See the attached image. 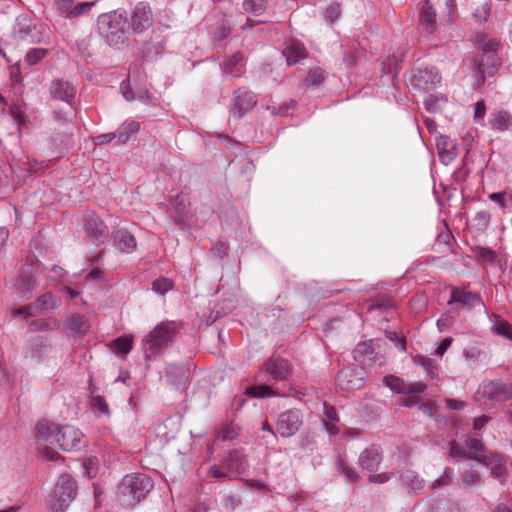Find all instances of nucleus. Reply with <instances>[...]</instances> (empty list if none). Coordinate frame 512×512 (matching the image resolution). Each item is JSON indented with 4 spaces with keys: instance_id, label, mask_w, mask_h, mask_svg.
Listing matches in <instances>:
<instances>
[{
    "instance_id": "1",
    "label": "nucleus",
    "mask_w": 512,
    "mask_h": 512,
    "mask_svg": "<svg viewBox=\"0 0 512 512\" xmlns=\"http://www.w3.org/2000/svg\"><path fill=\"white\" fill-rule=\"evenodd\" d=\"M153 484L144 474L126 475L118 486L117 499L124 507H132L146 497Z\"/></svg>"
},
{
    "instance_id": "2",
    "label": "nucleus",
    "mask_w": 512,
    "mask_h": 512,
    "mask_svg": "<svg viewBox=\"0 0 512 512\" xmlns=\"http://www.w3.org/2000/svg\"><path fill=\"white\" fill-rule=\"evenodd\" d=\"M97 28L99 34L105 38L110 46H118L125 40L128 19L125 11L115 10L103 13L98 17Z\"/></svg>"
},
{
    "instance_id": "3",
    "label": "nucleus",
    "mask_w": 512,
    "mask_h": 512,
    "mask_svg": "<svg viewBox=\"0 0 512 512\" xmlns=\"http://www.w3.org/2000/svg\"><path fill=\"white\" fill-rule=\"evenodd\" d=\"M177 326L174 322H161L143 339L142 349L146 361L162 354L173 343L177 334Z\"/></svg>"
},
{
    "instance_id": "4",
    "label": "nucleus",
    "mask_w": 512,
    "mask_h": 512,
    "mask_svg": "<svg viewBox=\"0 0 512 512\" xmlns=\"http://www.w3.org/2000/svg\"><path fill=\"white\" fill-rule=\"evenodd\" d=\"M77 486L75 480L68 474L58 478L55 488L49 495L48 504L52 512H64L75 499Z\"/></svg>"
},
{
    "instance_id": "5",
    "label": "nucleus",
    "mask_w": 512,
    "mask_h": 512,
    "mask_svg": "<svg viewBox=\"0 0 512 512\" xmlns=\"http://www.w3.org/2000/svg\"><path fill=\"white\" fill-rule=\"evenodd\" d=\"M497 52L479 53L473 60V69L477 78V86L484 85L486 77H492L500 66Z\"/></svg>"
},
{
    "instance_id": "6",
    "label": "nucleus",
    "mask_w": 512,
    "mask_h": 512,
    "mask_svg": "<svg viewBox=\"0 0 512 512\" xmlns=\"http://www.w3.org/2000/svg\"><path fill=\"white\" fill-rule=\"evenodd\" d=\"M83 225L88 238L97 245L104 243L109 235L107 225L93 211L84 214Z\"/></svg>"
},
{
    "instance_id": "7",
    "label": "nucleus",
    "mask_w": 512,
    "mask_h": 512,
    "mask_svg": "<svg viewBox=\"0 0 512 512\" xmlns=\"http://www.w3.org/2000/svg\"><path fill=\"white\" fill-rule=\"evenodd\" d=\"M303 424V417L299 410L290 409L281 413L276 422L277 433L284 438L295 435Z\"/></svg>"
},
{
    "instance_id": "8",
    "label": "nucleus",
    "mask_w": 512,
    "mask_h": 512,
    "mask_svg": "<svg viewBox=\"0 0 512 512\" xmlns=\"http://www.w3.org/2000/svg\"><path fill=\"white\" fill-rule=\"evenodd\" d=\"M365 370L361 366L342 368L336 377L337 386L344 391L359 389L364 382Z\"/></svg>"
},
{
    "instance_id": "9",
    "label": "nucleus",
    "mask_w": 512,
    "mask_h": 512,
    "mask_svg": "<svg viewBox=\"0 0 512 512\" xmlns=\"http://www.w3.org/2000/svg\"><path fill=\"white\" fill-rule=\"evenodd\" d=\"M83 433L71 425L58 426L56 444L64 451L78 450L82 446Z\"/></svg>"
},
{
    "instance_id": "10",
    "label": "nucleus",
    "mask_w": 512,
    "mask_h": 512,
    "mask_svg": "<svg viewBox=\"0 0 512 512\" xmlns=\"http://www.w3.org/2000/svg\"><path fill=\"white\" fill-rule=\"evenodd\" d=\"M153 24V13L147 1H140L134 7L131 15L129 28L135 33H141Z\"/></svg>"
},
{
    "instance_id": "11",
    "label": "nucleus",
    "mask_w": 512,
    "mask_h": 512,
    "mask_svg": "<svg viewBox=\"0 0 512 512\" xmlns=\"http://www.w3.org/2000/svg\"><path fill=\"white\" fill-rule=\"evenodd\" d=\"M96 1L76 2L75 0H55L58 13L67 19H74L87 14Z\"/></svg>"
},
{
    "instance_id": "12",
    "label": "nucleus",
    "mask_w": 512,
    "mask_h": 512,
    "mask_svg": "<svg viewBox=\"0 0 512 512\" xmlns=\"http://www.w3.org/2000/svg\"><path fill=\"white\" fill-rule=\"evenodd\" d=\"M483 395L490 401L505 402L512 399V383L489 381L483 385Z\"/></svg>"
},
{
    "instance_id": "13",
    "label": "nucleus",
    "mask_w": 512,
    "mask_h": 512,
    "mask_svg": "<svg viewBox=\"0 0 512 512\" xmlns=\"http://www.w3.org/2000/svg\"><path fill=\"white\" fill-rule=\"evenodd\" d=\"M256 103L257 99L254 93L244 88H239L234 93L231 113L235 118L239 119L247 111L251 110Z\"/></svg>"
},
{
    "instance_id": "14",
    "label": "nucleus",
    "mask_w": 512,
    "mask_h": 512,
    "mask_svg": "<svg viewBox=\"0 0 512 512\" xmlns=\"http://www.w3.org/2000/svg\"><path fill=\"white\" fill-rule=\"evenodd\" d=\"M382 450L377 445H370L365 448L358 457V465L362 470L372 473L376 472L382 461Z\"/></svg>"
},
{
    "instance_id": "15",
    "label": "nucleus",
    "mask_w": 512,
    "mask_h": 512,
    "mask_svg": "<svg viewBox=\"0 0 512 512\" xmlns=\"http://www.w3.org/2000/svg\"><path fill=\"white\" fill-rule=\"evenodd\" d=\"M265 370L275 380H286L292 373V365L288 360L272 356L265 364Z\"/></svg>"
},
{
    "instance_id": "16",
    "label": "nucleus",
    "mask_w": 512,
    "mask_h": 512,
    "mask_svg": "<svg viewBox=\"0 0 512 512\" xmlns=\"http://www.w3.org/2000/svg\"><path fill=\"white\" fill-rule=\"evenodd\" d=\"M488 126L496 132H506L512 128V113L504 108H495L489 113Z\"/></svg>"
},
{
    "instance_id": "17",
    "label": "nucleus",
    "mask_w": 512,
    "mask_h": 512,
    "mask_svg": "<svg viewBox=\"0 0 512 512\" xmlns=\"http://www.w3.org/2000/svg\"><path fill=\"white\" fill-rule=\"evenodd\" d=\"M50 95L53 99L61 100L70 104L75 97L76 88L68 81L55 79L49 87Z\"/></svg>"
},
{
    "instance_id": "18",
    "label": "nucleus",
    "mask_w": 512,
    "mask_h": 512,
    "mask_svg": "<svg viewBox=\"0 0 512 512\" xmlns=\"http://www.w3.org/2000/svg\"><path fill=\"white\" fill-rule=\"evenodd\" d=\"M223 466L230 473L240 474L246 471L248 461L242 449H233L223 458Z\"/></svg>"
},
{
    "instance_id": "19",
    "label": "nucleus",
    "mask_w": 512,
    "mask_h": 512,
    "mask_svg": "<svg viewBox=\"0 0 512 512\" xmlns=\"http://www.w3.org/2000/svg\"><path fill=\"white\" fill-rule=\"evenodd\" d=\"M441 82V76L438 74L437 70L433 67L425 68L423 70H419L417 74L413 76L412 84L414 86H418L419 88L430 91L437 84Z\"/></svg>"
},
{
    "instance_id": "20",
    "label": "nucleus",
    "mask_w": 512,
    "mask_h": 512,
    "mask_svg": "<svg viewBox=\"0 0 512 512\" xmlns=\"http://www.w3.org/2000/svg\"><path fill=\"white\" fill-rule=\"evenodd\" d=\"M436 147L439 159L444 164H449L457 156L455 142L446 135H439L436 138Z\"/></svg>"
},
{
    "instance_id": "21",
    "label": "nucleus",
    "mask_w": 512,
    "mask_h": 512,
    "mask_svg": "<svg viewBox=\"0 0 512 512\" xmlns=\"http://www.w3.org/2000/svg\"><path fill=\"white\" fill-rule=\"evenodd\" d=\"M61 304V299L52 292H46L39 296L32 304L31 307L35 314H46Z\"/></svg>"
},
{
    "instance_id": "22",
    "label": "nucleus",
    "mask_w": 512,
    "mask_h": 512,
    "mask_svg": "<svg viewBox=\"0 0 512 512\" xmlns=\"http://www.w3.org/2000/svg\"><path fill=\"white\" fill-rule=\"evenodd\" d=\"M452 302L460 303L467 309L482 304L481 297L478 293L460 288H455L451 291V299L448 303L451 304Z\"/></svg>"
},
{
    "instance_id": "23",
    "label": "nucleus",
    "mask_w": 512,
    "mask_h": 512,
    "mask_svg": "<svg viewBox=\"0 0 512 512\" xmlns=\"http://www.w3.org/2000/svg\"><path fill=\"white\" fill-rule=\"evenodd\" d=\"M481 463L490 468L492 476L499 479L502 484L505 483L507 467L505 460L500 455L491 452Z\"/></svg>"
},
{
    "instance_id": "24",
    "label": "nucleus",
    "mask_w": 512,
    "mask_h": 512,
    "mask_svg": "<svg viewBox=\"0 0 512 512\" xmlns=\"http://www.w3.org/2000/svg\"><path fill=\"white\" fill-rule=\"evenodd\" d=\"M115 246L124 253H131L137 247L135 237L126 229H118L113 233Z\"/></svg>"
},
{
    "instance_id": "25",
    "label": "nucleus",
    "mask_w": 512,
    "mask_h": 512,
    "mask_svg": "<svg viewBox=\"0 0 512 512\" xmlns=\"http://www.w3.org/2000/svg\"><path fill=\"white\" fill-rule=\"evenodd\" d=\"M306 54L305 46L298 41H291L283 51V55L289 66L297 64L306 57Z\"/></svg>"
},
{
    "instance_id": "26",
    "label": "nucleus",
    "mask_w": 512,
    "mask_h": 512,
    "mask_svg": "<svg viewBox=\"0 0 512 512\" xmlns=\"http://www.w3.org/2000/svg\"><path fill=\"white\" fill-rule=\"evenodd\" d=\"M35 27L30 23L26 16L18 17L17 24L14 27V38L20 41L33 42V31Z\"/></svg>"
},
{
    "instance_id": "27",
    "label": "nucleus",
    "mask_w": 512,
    "mask_h": 512,
    "mask_svg": "<svg viewBox=\"0 0 512 512\" xmlns=\"http://www.w3.org/2000/svg\"><path fill=\"white\" fill-rule=\"evenodd\" d=\"M35 285V279L31 268L24 269L18 276L15 287L21 297H29L33 287Z\"/></svg>"
},
{
    "instance_id": "28",
    "label": "nucleus",
    "mask_w": 512,
    "mask_h": 512,
    "mask_svg": "<svg viewBox=\"0 0 512 512\" xmlns=\"http://www.w3.org/2000/svg\"><path fill=\"white\" fill-rule=\"evenodd\" d=\"M419 24L427 34L433 33L436 29V13L428 3L423 6L420 12Z\"/></svg>"
},
{
    "instance_id": "29",
    "label": "nucleus",
    "mask_w": 512,
    "mask_h": 512,
    "mask_svg": "<svg viewBox=\"0 0 512 512\" xmlns=\"http://www.w3.org/2000/svg\"><path fill=\"white\" fill-rule=\"evenodd\" d=\"M400 479L402 483L411 491L417 493L424 487V481L419 475L410 469H405L400 472Z\"/></svg>"
},
{
    "instance_id": "30",
    "label": "nucleus",
    "mask_w": 512,
    "mask_h": 512,
    "mask_svg": "<svg viewBox=\"0 0 512 512\" xmlns=\"http://www.w3.org/2000/svg\"><path fill=\"white\" fill-rule=\"evenodd\" d=\"M466 452L467 458L474 459L478 462H482L488 455L486 448L476 438H468L466 440Z\"/></svg>"
},
{
    "instance_id": "31",
    "label": "nucleus",
    "mask_w": 512,
    "mask_h": 512,
    "mask_svg": "<svg viewBox=\"0 0 512 512\" xmlns=\"http://www.w3.org/2000/svg\"><path fill=\"white\" fill-rule=\"evenodd\" d=\"M90 325L84 316L75 314L67 321V329L73 335H84L89 330Z\"/></svg>"
},
{
    "instance_id": "32",
    "label": "nucleus",
    "mask_w": 512,
    "mask_h": 512,
    "mask_svg": "<svg viewBox=\"0 0 512 512\" xmlns=\"http://www.w3.org/2000/svg\"><path fill=\"white\" fill-rule=\"evenodd\" d=\"M38 436L50 443H56L58 426L48 420H41L36 426Z\"/></svg>"
},
{
    "instance_id": "33",
    "label": "nucleus",
    "mask_w": 512,
    "mask_h": 512,
    "mask_svg": "<svg viewBox=\"0 0 512 512\" xmlns=\"http://www.w3.org/2000/svg\"><path fill=\"white\" fill-rule=\"evenodd\" d=\"M242 60L243 55L240 52L234 53L223 63L222 69L224 73L234 78L240 77L242 70L239 65L242 62Z\"/></svg>"
},
{
    "instance_id": "34",
    "label": "nucleus",
    "mask_w": 512,
    "mask_h": 512,
    "mask_svg": "<svg viewBox=\"0 0 512 512\" xmlns=\"http://www.w3.org/2000/svg\"><path fill=\"white\" fill-rule=\"evenodd\" d=\"M140 129V124L136 121L123 124L116 133L117 142L119 144H125L128 139L136 134Z\"/></svg>"
},
{
    "instance_id": "35",
    "label": "nucleus",
    "mask_w": 512,
    "mask_h": 512,
    "mask_svg": "<svg viewBox=\"0 0 512 512\" xmlns=\"http://www.w3.org/2000/svg\"><path fill=\"white\" fill-rule=\"evenodd\" d=\"M132 344V336L125 335L111 341L109 347L117 354H128L132 349Z\"/></svg>"
},
{
    "instance_id": "36",
    "label": "nucleus",
    "mask_w": 512,
    "mask_h": 512,
    "mask_svg": "<svg viewBox=\"0 0 512 512\" xmlns=\"http://www.w3.org/2000/svg\"><path fill=\"white\" fill-rule=\"evenodd\" d=\"M383 383L391 391L398 394H407L406 387L407 383L400 377L394 375H387L383 378Z\"/></svg>"
},
{
    "instance_id": "37",
    "label": "nucleus",
    "mask_w": 512,
    "mask_h": 512,
    "mask_svg": "<svg viewBox=\"0 0 512 512\" xmlns=\"http://www.w3.org/2000/svg\"><path fill=\"white\" fill-rule=\"evenodd\" d=\"M267 7V0H244L243 9L254 16H260Z\"/></svg>"
},
{
    "instance_id": "38",
    "label": "nucleus",
    "mask_w": 512,
    "mask_h": 512,
    "mask_svg": "<svg viewBox=\"0 0 512 512\" xmlns=\"http://www.w3.org/2000/svg\"><path fill=\"white\" fill-rule=\"evenodd\" d=\"M325 72L321 68L311 69L305 79V85L307 87L318 88L325 81Z\"/></svg>"
},
{
    "instance_id": "39",
    "label": "nucleus",
    "mask_w": 512,
    "mask_h": 512,
    "mask_svg": "<svg viewBox=\"0 0 512 512\" xmlns=\"http://www.w3.org/2000/svg\"><path fill=\"white\" fill-rule=\"evenodd\" d=\"M90 406H91L92 411L95 414H97L98 416L99 415L110 416L109 406H108L106 400L102 396H100V395L91 396Z\"/></svg>"
},
{
    "instance_id": "40",
    "label": "nucleus",
    "mask_w": 512,
    "mask_h": 512,
    "mask_svg": "<svg viewBox=\"0 0 512 512\" xmlns=\"http://www.w3.org/2000/svg\"><path fill=\"white\" fill-rule=\"evenodd\" d=\"M240 428L234 423H227L217 432V438L222 441L233 440L238 437Z\"/></svg>"
},
{
    "instance_id": "41",
    "label": "nucleus",
    "mask_w": 512,
    "mask_h": 512,
    "mask_svg": "<svg viewBox=\"0 0 512 512\" xmlns=\"http://www.w3.org/2000/svg\"><path fill=\"white\" fill-rule=\"evenodd\" d=\"M47 54V50L43 48H32L25 55V61L28 65L38 64Z\"/></svg>"
},
{
    "instance_id": "42",
    "label": "nucleus",
    "mask_w": 512,
    "mask_h": 512,
    "mask_svg": "<svg viewBox=\"0 0 512 512\" xmlns=\"http://www.w3.org/2000/svg\"><path fill=\"white\" fill-rule=\"evenodd\" d=\"M339 471L350 482L355 483L360 479L357 471L343 460L339 461Z\"/></svg>"
},
{
    "instance_id": "43",
    "label": "nucleus",
    "mask_w": 512,
    "mask_h": 512,
    "mask_svg": "<svg viewBox=\"0 0 512 512\" xmlns=\"http://www.w3.org/2000/svg\"><path fill=\"white\" fill-rule=\"evenodd\" d=\"M173 287V283L168 278L160 277L152 282V289L158 294L164 295Z\"/></svg>"
},
{
    "instance_id": "44",
    "label": "nucleus",
    "mask_w": 512,
    "mask_h": 512,
    "mask_svg": "<svg viewBox=\"0 0 512 512\" xmlns=\"http://www.w3.org/2000/svg\"><path fill=\"white\" fill-rule=\"evenodd\" d=\"M454 478V472L451 468L446 467L440 477L435 479L432 483V488H439L452 483Z\"/></svg>"
},
{
    "instance_id": "45",
    "label": "nucleus",
    "mask_w": 512,
    "mask_h": 512,
    "mask_svg": "<svg viewBox=\"0 0 512 512\" xmlns=\"http://www.w3.org/2000/svg\"><path fill=\"white\" fill-rule=\"evenodd\" d=\"M430 512H457V509L450 500L440 499L430 507Z\"/></svg>"
},
{
    "instance_id": "46",
    "label": "nucleus",
    "mask_w": 512,
    "mask_h": 512,
    "mask_svg": "<svg viewBox=\"0 0 512 512\" xmlns=\"http://www.w3.org/2000/svg\"><path fill=\"white\" fill-rule=\"evenodd\" d=\"M230 472H227L223 466V461L220 465H212L207 471V478L225 479L229 476Z\"/></svg>"
},
{
    "instance_id": "47",
    "label": "nucleus",
    "mask_w": 512,
    "mask_h": 512,
    "mask_svg": "<svg viewBox=\"0 0 512 512\" xmlns=\"http://www.w3.org/2000/svg\"><path fill=\"white\" fill-rule=\"evenodd\" d=\"M246 394L250 397H267L271 396L272 389L267 385L253 386L247 389Z\"/></svg>"
},
{
    "instance_id": "48",
    "label": "nucleus",
    "mask_w": 512,
    "mask_h": 512,
    "mask_svg": "<svg viewBox=\"0 0 512 512\" xmlns=\"http://www.w3.org/2000/svg\"><path fill=\"white\" fill-rule=\"evenodd\" d=\"M461 481L464 486L478 485L481 483V476L474 470H468L461 476Z\"/></svg>"
},
{
    "instance_id": "49",
    "label": "nucleus",
    "mask_w": 512,
    "mask_h": 512,
    "mask_svg": "<svg viewBox=\"0 0 512 512\" xmlns=\"http://www.w3.org/2000/svg\"><path fill=\"white\" fill-rule=\"evenodd\" d=\"M495 252L490 248L478 247L476 249V257L483 263L493 262L495 259Z\"/></svg>"
},
{
    "instance_id": "50",
    "label": "nucleus",
    "mask_w": 512,
    "mask_h": 512,
    "mask_svg": "<svg viewBox=\"0 0 512 512\" xmlns=\"http://www.w3.org/2000/svg\"><path fill=\"white\" fill-rule=\"evenodd\" d=\"M449 456L457 459V458H467L466 449L459 446L456 441H451L449 443Z\"/></svg>"
},
{
    "instance_id": "51",
    "label": "nucleus",
    "mask_w": 512,
    "mask_h": 512,
    "mask_svg": "<svg viewBox=\"0 0 512 512\" xmlns=\"http://www.w3.org/2000/svg\"><path fill=\"white\" fill-rule=\"evenodd\" d=\"M415 361L418 365L422 366L429 375H431L432 377L435 375L434 370L436 369V367L432 359L423 356H417Z\"/></svg>"
},
{
    "instance_id": "52",
    "label": "nucleus",
    "mask_w": 512,
    "mask_h": 512,
    "mask_svg": "<svg viewBox=\"0 0 512 512\" xmlns=\"http://www.w3.org/2000/svg\"><path fill=\"white\" fill-rule=\"evenodd\" d=\"M480 45H481L480 53H490V52H497V47H498L499 43L495 39H486V37L482 36Z\"/></svg>"
},
{
    "instance_id": "53",
    "label": "nucleus",
    "mask_w": 512,
    "mask_h": 512,
    "mask_svg": "<svg viewBox=\"0 0 512 512\" xmlns=\"http://www.w3.org/2000/svg\"><path fill=\"white\" fill-rule=\"evenodd\" d=\"M48 347V340L42 336H36L33 338L32 340V343H31V351H32V354H36L38 353L39 351H41L42 349H45Z\"/></svg>"
},
{
    "instance_id": "54",
    "label": "nucleus",
    "mask_w": 512,
    "mask_h": 512,
    "mask_svg": "<svg viewBox=\"0 0 512 512\" xmlns=\"http://www.w3.org/2000/svg\"><path fill=\"white\" fill-rule=\"evenodd\" d=\"M486 114V104L484 100H479L475 103L474 107V121L476 123L480 121H484V117Z\"/></svg>"
},
{
    "instance_id": "55",
    "label": "nucleus",
    "mask_w": 512,
    "mask_h": 512,
    "mask_svg": "<svg viewBox=\"0 0 512 512\" xmlns=\"http://www.w3.org/2000/svg\"><path fill=\"white\" fill-rule=\"evenodd\" d=\"M474 221L476 222V225L484 229L489 225L490 222V214L487 211H479L476 213Z\"/></svg>"
},
{
    "instance_id": "56",
    "label": "nucleus",
    "mask_w": 512,
    "mask_h": 512,
    "mask_svg": "<svg viewBox=\"0 0 512 512\" xmlns=\"http://www.w3.org/2000/svg\"><path fill=\"white\" fill-rule=\"evenodd\" d=\"M386 336L398 349L401 351L406 350V340L404 337H399L396 332H387Z\"/></svg>"
},
{
    "instance_id": "57",
    "label": "nucleus",
    "mask_w": 512,
    "mask_h": 512,
    "mask_svg": "<svg viewBox=\"0 0 512 512\" xmlns=\"http://www.w3.org/2000/svg\"><path fill=\"white\" fill-rule=\"evenodd\" d=\"M340 15V5L338 3H332L325 11V16L331 22L338 19Z\"/></svg>"
},
{
    "instance_id": "58",
    "label": "nucleus",
    "mask_w": 512,
    "mask_h": 512,
    "mask_svg": "<svg viewBox=\"0 0 512 512\" xmlns=\"http://www.w3.org/2000/svg\"><path fill=\"white\" fill-rule=\"evenodd\" d=\"M120 91L127 101L136 100L135 92L132 90L131 86L129 85V82L123 81L120 86Z\"/></svg>"
},
{
    "instance_id": "59",
    "label": "nucleus",
    "mask_w": 512,
    "mask_h": 512,
    "mask_svg": "<svg viewBox=\"0 0 512 512\" xmlns=\"http://www.w3.org/2000/svg\"><path fill=\"white\" fill-rule=\"evenodd\" d=\"M490 15V6L488 4H483L474 12V17L478 19L479 22H484Z\"/></svg>"
},
{
    "instance_id": "60",
    "label": "nucleus",
    "mask_w": 512,
    "mask_h": 512,
    "mask_svg": "<svg viewBox=\"0 0 512 512\" xmlns=\"http://www.w3.org/2000/svg\"><path fill=\"white\" fill-rule=\"evenodd\" d=\"M136 99L145 104H154L155 98L148 90H138L135 92Z\"/></svg>"
},
{
    "instance_id": "61",
    "label": "nucleus",
    "mask_w": 512,
    "mask_h": 512,
    "mask_svg": "<svg viewBox=\"0 0 512 512\" xmlns=\"http://www.w3.org/2000/svg\"><path fill=\"white\" fill-rule=\"evenodd\" d=\"M390 478H391V475L388 473H376V472L369 473V481L371 483L382 484V483H385L388 480H390Z\"/></svg>"
},
{
    "instance_id": "62",
    "label": "nucleus",
    "mask_w": 512,
    "mask_h": 512,
    "mask_svg": "<svg viewBox=\"0 0 512 512\" xmlns=\"http://www.w3.org/2000/svg\"><path fill=\"white\" fill-rule=\"evenodd\" d=\"M426 389V385L422 382L407 383V394H420Z\"/></svg>"
},
{
    "instance_id": "63",
    "label": "nucleus",
    "mask_w": 512,
    "mask_h": 512,
    "mask_svg": "<svg viewBox=\"0 0 512 512\" xmlns=\"http://www.w3.org/2000/svg\"><path fill=\"white\" fill-rule=\"evenodd\" d=\"M114 139H117L115 132L105 133V134H100V135L96 136L94 138V143L96 145H102V144H105V143H109V142H111Z\"/></svg>"
},
{
    "instance_id": "64",
    "label": "nucleus",
    "mask_w": 512,
    "mask_h": 512,
    "mask_svg": "<svg viewBox=\"0 0 512 512\" xmlns=\"http://www.w3.org/2000/svg\"><path fill=\"white\" fill-rule=\"evenodd\" d=\"M437 101H438L437 98H435L432 95H429L424 100V106H425L426 110L431 113L436 112L439 109Z\"/></svg>"
}]
</instances>
